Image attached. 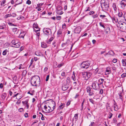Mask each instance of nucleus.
I'll return each mask as SVG.
<instances>
[{"label": "nucleus", "mask_w": 126, "mask_h": 126, "mask_svg": "<svg viewBox=\"0 0 126 126\" xmlns=\"http://www.w3.org/2000/svg\"><path fill=\"white\" fill-rule=\"evenodd\" d=\"M31 83L32 85L33 86H36L39 85L40 83V77L37 76H33L31 79Z\"/></svg>", "instance_id": "obj_1"}, {"label": "nucleus", "mask_w": 126, "mask_h": 126, "mask_svg": "<svg viewBox=\"0 0 126 126\" xmlns=\"http://www.w3.org/2000/svg\"><path fill=\"white\" fill-rule=\"evenodd\" d=\"M92 73L90 72H84L82 73V78L85 80H87L90 77Z\"/></svg>", "instance_id": "obj_2"}, {"label": "nucleus", "mask_w": 126, "mask_h": 126, "mask_svg": "<svg viewBox=\"0 0 126 126\" xmlns=\"http://www.w3.org/2000/svg\"><path fill=\"white\" fill-rule=\"evenodd\" d=\"M118 24H120L119 27L121 31H124L126 30V23H121V21H119Z\"/></svg>", "instance_id": "obj_3"}, {"label": "nucleus", "mask_w": 126, "mask_h": 126, "mask_svg": "<svg viewBox=\"0 0 126 126\" xmlns=\"http://www.w3.org/2000/svg\"><path fill=\"white\" fill-rule=\"evenodd\" d=\"M109 3L107 2L101 5V6L103 10L107 11L109 8Z\"/></svg>", "instance_id": "obj_4"}, {"label": "nucleus", "mask_w": 126, "mask_h": 126, "mask_svg": "<svg viewBox=\"0 0 126 126\" xmlns=\"http://www.w3.org/2000/svg\"><path fill=\"white\" fill-rule=\"evenodd\" d=\"M90 65L89 63L87 61L83 62L81 64L80 66L81 68H87Z\"/></svg>", "instance_id": "obj_5"}, {"label": "nucleus", "mask_w": 126, "mask_h": 126, "mask_svg": "<svg viewBox=\"0 0 126 126\" xmlns=\"http://www.w3.org/2000/svg\"><path fill=\"white\" fill-rule=\"evenodd\" d=\"M92 86L94 89L95 90H98L99 87V83L96 81H94L92 83Z\"/></svg>", "instance_id": "obj_6"}, {"label": "nucleus", "mask_w": 126, "mask_h": 126, "mask_svg": "<svg viewBox=\"0 0 126 126\" xmlns=\"http://www.w3.org/2000/svg\"><path fill=\"white\" fill-rule=\"evenodd\" d=\"M44 108L45 109L46 112L49 113L52 111L54 110L53 108H51L48 105H45Z\"/></svg>", "instance_id": "obj_7"}, {"label": "nucleus", "mask_w": 126, "mask_h": 126, "mask_svg": "<svg viewBox=\"0 0 126 126\" xmlns=\"http://www.w3.org/2000/svg\"><path fill=\"white\" fill-rule=\"evenodd\" d=\"M43 32L45 34H50L52 33L51 29L49 28L44 29Z\"/></svg>", "instance_id": "obj_8"}, {"label": "nucleus", "mask_w": 126, "mask_h": 126, "mask_svg": "<svg viewBox=\"0 0 126 126\" xmlns=\"http://www.w3.org/2000/svg\"><path fill=\"white\" fill-rule=\"evenodd\" d=\"M51 101L49 102V105H48L51 109H55L56 106L55 103L52 100H50Z\"/></svg>", "instance_id": "obj_9"}, {"label": "nucleus", "mask_w": 126, "mask_h": 126, "mask_svg": "<svg viewBox=\"0 0 126 126\" xmlns=\"http://www.w3.org/2000/svg\"><path fill=\"white\" fill-rule=\"evenodd\" d=\"M81 28L80 27H77L75 30V33L79 34L81 31Z\"/></svg>", "instance_id": "obj_10"}, {"label": "nucleus", "mask_w": 126, "mask_h": 126, "mask_svg": "<svg viewBox=\"0 0 126 126\" xmlns=\"http://www.w3.org/2000/svg\"><path fill=\"white\" fill-rule=\"evenodd\" d=\"M69 87V85L66 84L63 85L62 86V89L63 91L66 90Z\"/></svg>", "instance_id": "obj_11"}, {"label": "nucleus", "mask_w": 126, "mask_h": 126, "mask_svg": "<svg viewBox=\"0 0 126 126\" xmlns=\"http://www.w3.org/2000/svg\"><path fill=\"white\" fill-rule=\"evenodd\" d=\"M114 107L115 110H118V106L117 105V103L114 100Z\"/></svg>", "instance_id": "obj_12"}, {"label": "nucleus", "mask_w": 126, "mask_h": 126, "mask_svg": "<svg viewBox=\"0 0 126 126\" xmlns=\"http://www.w3.org/2000/svg\"><path fill=\"white\" fill-rule=\"evenodd\" d=\"M20 45V43L19 42H18L17 43L14 44V45H16V46H11V47H19Z\"/></svg>", "instance_id": "obj_13"}, {"label": "nucleus", "mask_w": 126, "mask_h": 126, "mask_svg": "<svg viewBox=\"0 0 126 126\" xmlns=\"http://www.w3.org/2000/svg\"><path fill=\"white\" fill-rule=\"evenodd\" d=\"M6 23L5 22V23H3L0 26V29H3L6 27Z\"/></svg>", "instance_id": "obj_14"}, {"label": "nucleus", "mask_w": 126, "mask_h": 126, "mask_svg": "<svg viewBox=\"0 0 126 126\" xmlns=\"http://www.w3.org/2000/svg\"><path fill=\"white\" fill-rule=\"evenodd\" d=\"M78 114H76L75 115L74 117L73 118L72 120V122H73L74 120L76 122L78 119Z\"/></svg>", "instance_id": "obj_15"}, {"label": "nucleus", "mask_w": 126, "mask_h": 126, "mask_svg": "<svg viewBox=\"0 0 126 126\" xmlns=\"http://www.w3.org/2000/svg\"><path fill=\"white\" fill-rule=\"evenodd\" d=\"M62 32V30L61 29L59 30L57 33V34L58 35V36H60L62 35V34L63 33Z\"/></svg>", "instance_id": "obj_16"}, {"label": "nucleus", "mask_w": 126, "mask_h": 126, "mask_svg": "<svg viewBox=\"0 0 126 126\" xmlns=\"http://www.w3.org/2000/svg\"><path fill=\"white\" fill-rule=\"evenodd\" d=\"M121 5L125 7L126 5V0H122L121 3Z\"/></svg>", "instance_id": "obj_17"}, {"label": "nucleus", "mask_w": 126, "mask_h": 126, "mask_svg": "<svg viewBox=\"0 0 126 126\" xmlns=\"http://www.w3.org/2000/svg\"><path fill=\"white\" fill-rule=\"evenodd\" d=\"M75 73L74 72H73V74L71 77V78L74 81H75L76 80V77L75 76Z\"/></svg>", "instance_id": "obj_18"}, {"label": "nucleus", "mask_w": 126, "mask_h": 126, "mask_svg": "<svg viewBox=\"0 0 126 126\" xmlns=\"http://www.w3.org/2000/svg\"><path fill=\"white\" fill-rule=\"evenodd\" d=\"M95 71L97 73L101 74L102 73V72L101 71L100 69H99L98 68H97L95 70Z\"/></svg>", "instance_id": "obj_19"}, {"label": "nucleus", "mask_w": 126, "mask_h": 126, "mask_svg": "<svg viewBox=\"0 0 126 126\" xmlns=\"http://www.w3.org/2000/svg\"><path fill=\"white\" fill-rule=\"evenodd\" d=\"M65 104L64 103H62L61 105L59 107V108L60 109H63L65 107Z\"/></svg>", "instance_id": "obj_20"}, {"label": "nucleus", "mask_w": 126, "mask_h": 126, "mask_svg": "<svg viewBox=\"0 0 126 126\" xmlns=\"http://www.w3.org/2000/svg\"><path fill=\"white\" fill-rule=\"evenodd\" d=\"M41 46L43 48H46L47 47V45L46 43L44 42L41 43Z\"/></svg>", "instance_id": "obj_21"}, {"label": "nucleus", "mask_w": 126, "mask_h": 126, "mask_svg": "<svg viewBox=\"0 0 126 126\" xmlns=\"http://www.w3.org/2000/svg\"><path fill=\"white\" fill-rule=\"evenodd\" d=\"M23 0H17L16 1V4L17 5L21 4Z\"/></svg>", "instance_id": "obj_22"}, {"label": "nucleus", "mask_w": 126, "mask_h": 126, "mask_svg": "<svg viewBox=\"0 0 126 126\" xmlns=\"http://www.w3.org/2000/svg\"><path fill=\"white\" fill-rule=\"evenodd\" d=\"M70 79L69 77H67L66 79V84L69 85L70 83Z\"/></svg>", "instance_id": "obj_23"}, {"label": "nucleus", "mask_w": 126, "mask_h": 126, "mask_svg": "<svg viewBox=\"0 0 126 126\" xmlns=\"http://www.w3.org/2000/svg\"><path fill=\"white\" fill-rule=\"evenodd\" d=\"M106 72H108V74H109L111 72L110 69V67H107L106 68Z\"/></svg>", "instance_id": "obj_24"}, {"label": "nucleus", "mask_w": 126, "mask_h": 126, "mask_svg": "<svg viewBox=\"0 0 126 126\" xmlns=\"http://www.w3.org/2000/svg\"><path fill=\"white\" fill-rule=\"evenodd\" d=\"M112 7L115 11H116L117 10V8L115 3H114L113 4Z\"/></svg>", "instance_id": "obj_25"}, {"label": "nucleus", "mask_w": 126, "mask_h": 126, "mask_svg": "<svg viewBox=\"0 0 126 126\" xmlns=\"http://www.w3.org/2000/svg\"><path fill=\"white\" fill-rule=\"evenodd\" d=\"M6 94L4 93L2 94L1 98L3 100H4L5 99L6 96Z\"/></svg>", "instance_id": "obj_26"}, {"label": "nucleus", "mask_w": 126, "mask_h": 126, "mask_svg": "<svg viewBox=\"0 0 126 126\" xmlns=\"http://www.w3.org/2000/svg\"><path fill=\"white\" fill-rule=\"evenodd\" d=\"M35 54L37 56H40L41 55L42 53L38 51H36Z\"/></svg>", "instance_id": "obj_27"}, {"label": "nucleus", "mask_w": 126, "mask_h": 126, "mask_svg": "<svg viewBox=\"0 0 126 126\" xmlns=\"http://www.w3.org/2000/svg\"><path fill=\"white\" fill-rule=\"evenodd\" d=\"M108 53H109V54L110 55H111L112 56L114 55V51L112 50L109 51L108 52Z\"/></svg>", "instance_id": "obj_28"}, {"label": "nucleus", "mask_w": 126, "mask_h": 126, "mask_svg": "<svg viewBox=\"0 0 126 126\" xmlns=\"http://www.w3.org/2000/svg\"><path fill=\"white\" fill-rule=\"evenodd\" d=\"M8 23L10 26H16V25H14L10 22H8Z\"/></svg>", "instance_id": "obj_29"}, {"label": "nucleus", "mask_w": 126, "mask_h": 126, "mask_svg": "<svg viewBox=\"0 0 126 126\" xmlns=\"http://www.w3.org/2000/svg\"><path fill=\"white\" fill-rule=\"evenodd\" d=\"M118 15L119 17H121L123 16V13L121 12H119L118 14Z\"/></svg>", "instance_id": "obj_30"}, {"label": "nucleus", "mask_w": 126, "mask_h": 126, "mask_svg": "<svg viewBox=\"0 0 126 126\" xmlns=\"http://www.w3.org/2000/svg\"><path fill=\"white\" fill-rule=\"evenodd\" d=\"M62 10V7L61 6H59L57 7V10L58 11H61Z\"/></svg>", "instance_id": "obj_31"}, {"label": "nucleus", "mask_w": 126, "mask_h": 126, "mask_svg": "<svg viewBox=\"0 0 126 126\" xmlns=\"http://www.w3.org/2000/svg\"><path fill=\"white\" fill-rule=\"evenodd\" d=\"M8 51L7 49L5 50L3 52L2 54L4 55H6Z\"/></svg>", "instance_id": "obj_32"}, {"label": "nucleus", "mask_w": 126, "mask_h": 126, "mask_svg": "<svg viewBox=\"0 0 126 126\" xmlns=\"http://www.w3.org/2000/svg\"><path fill=\"white\" fill-rule=\"evenodd\" d=\"M17 29L16 28H14L12 29L13 32L15 33V32H17Z\"/></svg>", "instance_id": "obj_33"}, {"label": "nucleus", "mask_w": 126, "mask_h": 126, "mask_svg": "<svg viewBox=\"0 0 126 126\" xmlns=\"http://www.w3.org/2000/svg\"><path fill=\"white\" fill-rule=\"evenodd\" d=\"M87 91V92L89 93L91 91V89L90 87L89 86L86 88Z\"/></svg>", "instance_id": "obj_34"}, {"label": "nucleus", "mask_w": 126, "mask_h": 126, "mask_svg": "<svg viewBox=\"0 0 126 126\" xmlns=\"http://www.w3.org/2000/svg\"><path fill=\"white\" fill-rule=\"evenodd\" d=\"M107 2L105 1L104 0H101L100 2V4L101 5H103L104 3Z\"/></svg>", "instance_id": "obj_35"}, {"label": "nucleus", "mask_w": 126, "mask_h": 126, "mask_svg": "<svg viewBox=\"0 0 126 126\" xmlns=\"http://www.w3.org/2000/svg\"><path fill=\"white\" fill-rule=\"evenodd\" d=\"M11 16V14H9L6 15L5 16V18H6L9 17Z\"/></svg>", "instance_id": "obj_36"}, {"label": "nucleus", "mask_w": 126, "mask_h": 126, "mask_svg": "<svg viewBox=\"0 0 126 126\" xmlns=\"http://www.w3.org/2000/svg\"><path fill=\"white\" fill-rule=\"evenodd\" d=\"M100 17L102 19H103L106 17V16L104 15H100Z\"/></svg>", "instance_id": "obj_37"}, {"label": "nucleus", "mask_w": 126, "mask_h": 126, "mask_svg": "<svg viewBox=\"0 0 126 126\" xmlns=\"http://www.w3.org/2000/svg\"><path fill=\"white\" fill-rule=\"evenodd\" d=\"M122 62L124 66H125L126 65V63L124 60H122Z\"/></svg>", "instance_id": "obj_38"}, {"label": "nucleus", "mask_w": 126, "mask_h": 126, "mask_svg": "<svg viewBox=\"0 0 126 126\" xmlns=\"http://www.w3.org/2000/svg\"><path fill=\"white\" fill-rule=\"evenodd\" d=\"M89 101L93 104H94V101L92 99L90 98L89 99Z\"/></svg>", "instance_id": "obj_39"}, {"label": "nucleus", "mask_w": 126, "mask_h": 126, "mask_svg": "<svg viewBox=\"0 0 126 126\" xmlns=\"http://www.w3.org/2000/svg\"><path fill=\"white\" fill-rule=\"evenodd\" d=\"M99 24L100 26L104 28H105V27L104 25L102 23V22H100Z\"/></svg>", "instance_id": "obj_40"}, {"label": "nucleus", "mask_w": 126, "mask_h": 126, "mask_svg": "<svg viewBox=\"0 0 126 126\" xmlns=\"http://www.w3.org/2000/svg\"><path fill=\"white\" fill-rule=\"evenodd\" d=\"M39 113L42 115V116L41 117V119L43 120H44V116L42 114V113H41V112H39Z\"/></svg>", "instance_id": "obj_41"}, {"label": "nucleus", "mask_w": 126, "mask_h": 126, "mask_svg": "<svg viewBox=\"0 0 126 126\" xmlns=\"http://www.w3.org/2000/svg\"><path fill=\"white\" fill-rule=\"evenodd\" d=\"M63 65V63H61L59 64L57 66V67L60 68Z\"/></svg>", "instance_id": "obj_42"}, {"label": "nucleus", "mask_w": 126, "mask_h": 126, "mask_svg": "<svg viewBox=\"0 0 126 126\" xmlns=\"http://www.w3.org/2000/svg\"><path fill=\"white\" fill-rule=\"evenodd\" d=\"M90 8L89 7H87L85 9V11H90Z\"/></svg>", "instance_id": "obj_43"}, {"label": "nucleus", "mask_w": 126, "mask_h": 126, "mask_svg": "<svg viewBox=\"0 0 126 126\" xmlns=\"http://www.w3.org/2000/svg\"><path fill=\"white\" fill-rule=\"evenodd\" d=\"M33 27H34V28L36 29H37L38 28H38V26L36 25L35 24V23H34L33 24Z\"/></svg>", "instance_id": "obj_44"}, {"label": "nucleus", "mask_w": 126, "mask_h": 126, "mask_svg": "<svg viewBox=\"0 0 126 126\" xmlns=\"http://www.w3.org/2000/svg\"><path fill=\"white\" fill-rule=\"evenodd\" d=\"M31 3V1L30 0H28L26 2V3L28 4V5L30 4Z\"/></svg>", "instance_id": "obj_45"}, {"label": "nucleus", "mask_w": 126, "mask_h": 126, "mask_svg": "<svg viewBox=\"0 0 126 126\" xmlns=\"http://www.w3.org/2000/svg\"><path fill=\"white\" fill-rule=\"evenodd\" d=\"M5 0H3L2 1L1 4V5L2 6H4V4L5 3Z\"/></svg>", "instance_id": "obj_46"}, {"label": "nucleus", "mask_w": 126, "mask_h": 126, "mask_svg": "<svg viewBox=\"0 0 126 126\" xmlns=\"http://www.w3.org/2000/svg\"><path fill=\"white\" fill-rule=\"evenodd\" d=\"M122 78H124L126 76V73H124L121 75Z\"/></svg>", "instance_id": "obj_47"}, {"label": "nucleus", "mask_w": 126, "mask_h": 126, "mask_svg": "<svg viewBox=\"0 0 126 126\" xmlns=\"http://www.w3.org/2000/svg\"><path fill=\"white\" fill-rule=\"evenodd\" d=\"M93 91L90 92L89 93V95L90 96H91L93 95L94 94V93L93 92Z\"/></svg>", "instance_id": "obj_48"}, {"label": "nucleus", "mask_w": 126, "mask_h": 126, "mask_svg": "<svg viewBox=\"0 0 126 126\" xmlns=\"http://www.w3.org/2000/svg\"><path fill=\"white\" fill-rule=\"evenodd\" d=\"M106 30H107L108 31H110V29L109 28H107L106 29V30L105 31V33H108V31H106Z\"/></svg>", "instance_id": "obj_49"}, {"label": "nucleus", "mask_w": 126, "mask_h": 126, "mask_svg": "<svg viewBox=\"0 0 126 126\" xmlns=\"http://www.w3.org/2000/svg\"><path fill=\"white\" fill-rule=\"evenodd\" d=\"M33 62V60L32 59L31 61V62L30 65H29V67H31V65H32Z\"/></svg>", "instance_id": "obj_50"}, {"label": "nucleus", "mask_w": 126, "mask_h": 126, "mask_svg": "<svg viewBox=\"0 0 126 126\" xmlns=\"http://www.w3.org/2000/svg\"><path fill=\"white\" fill-rule=\"evenodd\" d=\"M18 111L20 112H21L23 111V109L22 108H21L19 109Z\"/></svg>", "instance_id": "obj_51"}, {"label": "nucleus", "mask_w": 126, "mask_h": 126, "mask_svg": "<svg viewBox=\"0 0 126 126\" xmlns=\"http://www.w3.org/2000/svg\"><path fill=\"white\" fill-rule=\"evenodd\" d=\"M103 93V91L102 89H101L99 91V93L101 94H102Z\"/></svg>", "instance_id": "obj_52"}, {"label": "nucleus", "mask_w": 126, "mask_h": 126, "mask_svg": "<svg viewBox=\"0 0 126 126\" xmlns=\"http://www.w3.org/2000/svg\"><path fill=\"white\" fill-rule=\"evenodd\" d=\"M49 75H48L46 77V81H47L48 80V79H49Z\"/></svg>", "instance_id": "obj_53"}, {"label": "nucleus", "mask_w": 126, "mask_h": 126, "mask_svg": "<svg viewBox=\"0 0 126 126\" xmlns=\"http://www.w3.org/2000/svg\"><path fill=\"white\" fill-rule=\"evenodd\" d=\"M11 16L15 17L16 16V15L15 13H13L11 14Z\"/></svg>", "instance_id": "obj_54"}, {"label": "nucleus", "mask_w": 126, "mask_h": 126, "mask_svg": "<svg viewBox=\"0 0 126 126\" xmlns=\"http://www.w3.org/2000/svg\"><path fill=\"white\" fill-rule=\"evenodd\" d=\"M16 42V40H15L14 39L12 41H11V43L12 44L14 45V44H15V43Z\"/></svg>", "instance_id": "obj_55"}, {"label": "nucleus", "mask_w": 126, "mask_h": 126, "mask_svg": "<svg viewBox=\"0 0 126 126\" xmlns=\"http://www.w3.org/2000/svg\"><path fill=\"white\" fill-rule=\"evenodd\" d=\"M22 103L23 104H25L26 105L28 103V101H23L22 102Z\"/></svg>", "instance_id": "obj_56"}, {"label": "nucleus", "mask_w": 126, "mask_h": 126, "mask_svg": "<svg viewBox=\"0 0 126 126\" xmlns=\"http://www.w3.org/2000/svg\"><path fill=\"white\" fill-rule=\"evenodd\" d=\"M113 114L111 113H110L109 116H110L109 117V118H111Z\"/></svg>", "instance_id": "obj_57"}, {"label": "nucleus", "mask_w": 126, "mask_h": 126, "mask_svg": "<svg viewBox=\"0 0 126 126\" xmlns=\"http://www.w3.org/2000/svg\"><path fill=\"white\" fill-rule=\"evenodd\" d=\"M21 101L18 100L17 102L16 103L18 105H19L21 103Z\"/></svg>", "instance_id": "obj_58"}, {"label": "nucleus", "mask_w": 126, "mask_h": 126, "mask_svg": "<svg viewBox=\"0 0 126 126\" xmlns=\"http://www.w3.org/2000/svg\"><path fill=\"white\" fill-rule=\"evenodd\" d=\"M42 4H43L41 3L38 4L37 5V6L38 7H40L42 5Z\"/></svg>", "instance_id": "obj_59"}, {"label": "nucleus", "mask_w": 126, "mask_h": 126, "mask_svg": "<svg viewBox=\"0 0 126 126\" xmlns=\"http://www.w3.org/2000/svg\"><path fill=\"white\" fill-rule=\"evenodd\" d=\"M56 18L58 20H60L61 19V16H57Z\"/></svg>", "instance_id": "obj_60"}, {"label": "nucleus", "mask_w": 126, "mask_h": 126, "mask_svg": "<svg viewBox=\"0 0 126 126\" xmlns=\"http://www.w3.org/2000/svg\"><path fill=\"white\" fill-rule=\"evenodd\" d=\"M65 72H62L61 74V76L63 77H65Z\"/></svg>", "instance_id": "obj_61"}, {"label": "nucleus", "mask_w": 126, "mask_h": 126, "mask_svg": "<svg viewBox=\"0 0 126 126\" xmlns=\"http://www.w3.org/2000/svg\"><path fill=\"white\" fill-rule=\"evenodd\" d=\"M98 15L97 14L94 15L93 16V17L94 18H96L97 17H98Z\"/></svg>", "instance_id": "obj_62"}, {"label": "nucleus", "mask_w": 126, "mask_h": 126, "mask_svg": "<svg viewBox=\"0 0 126 126\" xmlns=\"http://www.w3.org/2000/svg\"><path fill=\"white\" fill-rule=\"evenodd\" d=\"M24 116L25 117L27 118L28 117V113H26L24 114Z\"/></svg>", "instance_id": "obj_63"}, {"label": "nucleus", "mask_w": 126, "mask_h": 126, "mask_svg": "<svg viewBox=\"0 0 126 126\" xmlns=\"http://www.w3.org/2000/svg\"><path fill=\"white\" fill-rule=\"evenodd\" d=\"M124 18L125 19V20H126V12L125 13L124 16Z\"/></svg>", "instance_id": "obj_64"}]
</instances>
